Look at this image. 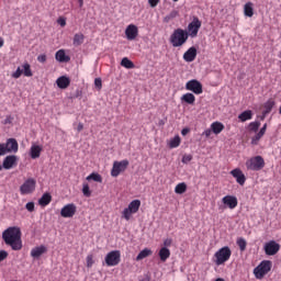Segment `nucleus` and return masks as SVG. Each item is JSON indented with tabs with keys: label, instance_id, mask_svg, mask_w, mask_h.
<instances>
[{
	"label": "nucleus",
	"instance_id": "nucleus-48",
	"mask_svg": "<svg viewBox=\"0 0 281 281\" xmlns=\"http://www.w3.org/2000/svg\"><path fill=\"white\" fill-rule=\"evenodd\" d=\"M58 25H60L61 27H65V25H67V20L65 18H59L57 20Z\"/></svg>",
	"mask_w": 281,
	"mask_h": 281
},
{
	"label": "nucleus",
	"instance_id": "nucleus-49",
	"mask_svg": "<svg viewBox=\"0 0 281 281\" xmlns=\"http://www.w3.org/2000/svg\"><path fill=\"white\" fill-rule=\"evenodd\" d=\"M25 207L27 212H32L34 210V202H27Z\"/></svg>",
	"mask_w": 281,
	"mask_h": 281
},
{
	"label": "nucleus",
	"instance_id": "nucleus-15",
	"mask_svg": "<svg viewBox=\"0 0 281 281\" xmlns=\"http://www.w3.org/2000/svg\"><path fill=\"white\" fill-rule=\"evenodd\" d=\"M16 161H19V157H16L14 155L7 156L3 159L2 168H4V170H12V168H14V166H16Z\"/></svg>",
	"mask_w": 281,
	"mask_h": 281
},
{
	"label": "nucleus",
	"instance_id": "nucleus-9",
	"mask_svg": "<svg viewBox=\"0 0 281 281\" xmlns=\"http://www.w3.org/2000/svg\"><path fill=\"white\" fill-rule=\"evenodd\" d=\"M199 30H201V20H199V18H193L192 22H190L187 27L189 37L196 38Z\"/></svg>",
	"mask_w": 281,
	"mask_h": 281
},
{
	"label": "nucleus",
	"instance_id": "nucleus-60",
	"mask_svg": "<svg viewBox=\"0 0 281 281\" xmlns=\"http://www.w3.org/2000/svg\"><path fill=\"white\" fill-rule=\"evenodd\" d=\"M0 47H3V38L0 37Z\"/></svg>",
	"mask_w": 281,
	"mask_h": 281
},
{
	"label": "nucleus",
	"instance_id": "nucleus-36",
	"mask_svg": "<svg viewBox=\"0 0 281 281\" xmlns=\"http://www.w3.org/2000/svg\"><path fill=\"white\" fill-rule=\"evenodd\" d=\"M97 181V183H102V176L99 173H91L90 176L87 177V181Z\"/></svg>",
	"mask_w": 281,
	"mask_h": 281
},
{
	"label": "nucleus",
	"instance_id": "nucleus-28",
	"mask_svg": "<svg viewBox=\"0 0 281 281\" xmlns=\"http://www.w3.org/2000/svg\"><path fill=\"white\" fill-rule=\"evenodd\" d=\"M168 146L169 148H179V146H181V137L179 135H176L169 140Z\"/></svg>",
	"mask_w": 281,
	"mask_h": 281
},
{
	"label": "nucleus",
	"instance_id": "nucleus-51",
	"mask_svg": "<svg viewBox=\"0 0 281 281\" xmlns=\"http://www.w3.org/2000/svg\"><path fill=\"white\" fill-rule=\"evenodd\" d=\"M37 60H38V63H45L47 60V56L38 55Z\"/></svg>",
	"mask_w": 281,
	"mask_h": 281
},
{
	"label": "nucleus",
	"instance_id": "nucleus-34",
	"mask_svg": "<svg viewBox=\"0 0 281 281\" xmlns=\"http://www.w3.org/2000/svg\"><path fill=\"white\" fill-rule=\"evenodd\" d=\"M121 66L125 67V69H133L135 67V64H133L127 57H124L121 60Z\"/></svg>",
	"mask_w": 281,
	"mask_h": 281
},
{
	"label": "nucleus",
	"instance_id": "nucleus-23",
	"mask_svg": "<svg viewBox=\"0 0 281 281\" xmlns=\"http://www.w3.org/2000/svg\"><path fill=\"white\" fill-rule=\"evenodd\" d=\"M56 85L59 89H67L71 85V80L67 76H61L56 80Z\"/></svg>",
	"mask_w": 281,
	"mask_h": 281
},
{
	"label": "nucleus",
	"instance_id": "nucleus-32",
	"mask_svg": "<svg viewBox=\"0 0 281 281\" xmlns=\"http://www.w3.org/2000/svg\"><path fill=\"white\" fill-rule=\"evenodd\" d=\"M82 43H85V35L82 33L75 34L74 45L78 47L79 45H82Z\"/></svg>",
	"mask_w": 281,
	"mask_h": 281
},
{
	"label": "nucleus",
	"instance_id": "nucleus-39",
	"mask_svg": "<svg viewBox=\"0 0 281 281\" xmlns=\"http://www.w3.org/2000/svg\"><path fill=\"white\" fill-rule=\"evenodd\" d=\"M237 245L240 251H245V249H247V240H245V238L237 239Z\"/></svg>",
	"mask_w": 281,
	"mask_h": 281
},
{
	"label": "nucleus",
	"instance_id": "nucleus-26",
	"mask_svg": "<svg viewBox=\"0 0 281 281\" xmlns=\"http://www.w3.org/2000/svg\"><path fill=\"white\" fill-rule=\"evenodd\" d=\"M182 102H186L187 104H194L196 102V97L194 94L188 92L181 97Z\"/></svg>",
	"mask_w": 281,
	"mask_h": 281
},
{
	"label": "nucleus",
	"instance_id": "nucleus-4",
	"mask_svg": "<svg viewBox=\"0 0 281 281\" xmlns=\"http://www.w3.org/2000/svg\"><path fill=\"white\" fill-rule=\"evenodd\" d=\"M246 168L255 172L262 170V168H265V158H262V156L251 157L246 161Z\"/></svg>",
	"mask_w": 281,
	"mask_h": 281
},
{
	"label": "nucleus",
	"instance_id": "nucleus-20",
	"mask_svg": "<svg viewBox=\"0 0 281 281\" xmlns=\"http://www.w3.org/2000/svg\"><path fill=\"white\" fill-rule=\"evenodd\" d=\"M231 175L236 179L237 183H239V186H245V173H243V171L240 169H234L231 171Z\"/></svg>",
	"mask_w": 281,
	"mask_h": 281
},
{
	"label": "nucleus",
	"instance_id": "nucleus-19",
	"mask_svg": "<svg viewBox=\"0 0 281 281\" xmlns=\"http://www.w3.org/2000/svg\"><path fill=\"white\" fill-rule=\"evenodd\" d=\"M43 254H47V247H45L43 245L34 247L31 250V257L35 258V259L41 258V256H43Z\"/></svg>",
	"mask_w": 281,
	"mask_h": 281
},
{
	"label": "nucleus",
	"instance_id": "nucleus-37",
	"mask_svg": "<svg viewBox=\"0 0 281 281\" xmlns=\"http://www.w3.org/2000/svg\"><path fill=\"white\" fill-rule=\"evenodd\" d=\"M179 16V11H171L168 15L165 16L166 23H169V21H172V19H177Z\"/></svg>",
	"mask_w": 281,
	"mask_h": 281
},
{
	"label": "nucleus",
	"instance_id": "nucleus-44",
	"mask_svg": "<svg viewBox=\"0 0 281 281\" xmlns=\"http://www.w3.org/2000/svg\"><path fill=\"white\" fill-rule=\"evenodd\" d=\"M82 193H83V196H91V190L89 189V184H83Z\"/></svg>",
	"mask_w": 281,
	"mask_h": 281
},
{
	"label": "nucleus",
	"instance_id": "nucleus-52",
	"mask_svg": "<svg viewBox=\"0 0 281 281\" xmlns=\"http://www.w3.org/2000/svg\"><path fill=\"white\" fill-rule=\"evenodd\" d=\"M170 245H172V240L170 238H167V239L164 240V246L166 248L170 247Z\"/></svg>",
	"mask_w": 281,
	"mask_h": 281
},
{
	"label": "nucleus",
	"instance_id": "nucleus-18",
	"mask_svg": "<svg viewBox=\"0 0 281 281\" xmlns=\"http://www.w3.org/2000/svg\"><path fill=\"white\" fill-rule=\"evenodd\" d=\"M196 58V48L194 46L190 47L184 54H183V60L186 63H193Z\"/></svg>",
	"mask_w": 281,
	"mask_h": 281
},
{
	"label": "nucleus",
	"instance_id": "nucleus-1",
	"mask_svg": "<svg viewBox=\"0 0 281 281\" xmlns=\"http://www.w3.org/2000/svg\"><path fill=\"white\" fill-rule=\"evenodd\" d=\"M21 228L18 226H11L3 231L2 240L8 247H11L13 251H21L23 249V240L21 239Z\"/></svg>",
	"mask_w": 281,
	"mask_h": 281
},
{
	"label": "nucleus",
	"instance_id": "nucleus-30",
	"mask_svg": "<svg viewBox=\"0 0 281 281\" xmlns=\"http://www.w3.org/2000/svg\"><path fill=\"white\" fill-rule=\"evenodd\" d=\"M251 117H254L251 110H246L238 115V120H240V122H247V120H251Z\"/></svg>",
	"mask_w": 281,
	"mask_h": 281
},
{
	"label": "nucleus",
	"instance_id": "nucleus-31",
	"mask_svg": "<svg viewBox=\"0 0 281 281\" xmlns=\"http://www.w3.org/2000/svg\"><path fill=\"white\" fill-rule=\"evenodd\" d=\"M153 255V250L148 249V248H145L143 249L136 257V260L139 261V260H144V258H148V256H151Z\"/></svg>",
	"mask_w": 281,
	"mask_h": 281
},
{
	"label": "nucleus",
	"instance_id": "nucleus-42",
	"mask_svg": "<svg viewBox=\"0 0 281 281\" xmlns=\"http://www.w3.org/2000/svg\"><path fill=\"white\" fill-rule=\"evenodd\" d=\"M86 262H87V267L88 269H91V267H93L94 265V260H93V255H88L86 258Z\"/></svg>",
	"mask_w": 281,
	"mask_h": 281
},
{
	"label": "nucleus",
	"instance_id": "nucleus-57",
	"mask_svg": "<svg viewBox=\"0 0 281 281\" xmlns=\"http://www.w3.org/2000/svg\"><path fill=\"white\" fill-rule=\"evenodd\" d=\"M83 128H85V125L82 123H79L77 126L78 133H80V131H82Z\"/></svg>",
	"mask_w": 281,
	"mask_h": 281
},
{
	"label": "nucleus",
	"instance_id": "nucleus-6",
	"mask_svg": "<svg viewBox=\"0 0 281 281\" xmlns=\"http://www.w3.org/2000/svg\"><path fill=\"white\" fill-rule=\"evenodd\" d=\"M271 271V261L263 260L254 269L255 278L262 280Z\"/></svg>",
	"mask_w": 281,
	"mask_h": 281
},
{
	"label": "nucleus",
	"instance_id": "nucleus-21",
	"mask_svg": "<svg viewBox=\"0 0 281 281\" xmlns=\"http://www.w3.org/2000/svg\"><path fill=\"white\" fill-rule=\"evenodd\" d=\"M41 153H43V146L33 144L30 149L31 159H38L41 157Z\"/></svg>",
	"mask_w": 281,
	"mask_h": 281
},
{
	"label": "nucleus",
	"instance_id": "nucleus-11",
	"mask_svg": "<svg viewBox=\"0 0 281 281\" xmlns=\"http://www.w3.org/2000/svg\"><path fill=\"white\" fill-rule=\"evenodd\" d=\"M76 212H78L76 204L69 203L60 210V216H63V218H74V216H76Z\"/></svg>",
	"mask_w": 281,
	"mask_h": 281
},
{
	"label": "nucleus",
	"instance_id": "nucleus-13",
	"mask_svg": "<svg viewBox=\"0 0 281 281\" xmlns=\"http://www.w3.org/2000/svg\"><path fill=\"white\" fill-rule=\"evenodd\" d=\"M36 190V180L33 178H29L21 187L20 192L21 194H32Z\"/></svg>",
	"mask_w": 281,
	"mask_h": 281
},
{
	"label": "nucleus",
	"instance_id": "nucleus-59",
	"mask_svg": "<svg viewBox=\"0 0 281 281\" xmlns=\"http://www.w3.org/2000/svg\"><path fill=\"white\" fill-rule=\"evenodd\" d=\"M79 2V8H82V5H85V1L83 0H78Z\"/></svg>",
	"mask_w": 281,
	"mask_h": 281
},
{
	"label": "nucleus",
	"instance_id": "nucleus-14",
	"mask_svg": "<svg viewBox=\"0 0 281 281\" xmlns=\"http://www.w3.org/2000/svg\"><path fill=\"white\" fill-rule=\"evenodd\" d=\"M280 251V244L276 240H270L265 245V252L267 256H276Z\"/></svg>",
	"mask_w": 281,
	"mask_h": 281
},
{
	"label": "nucleus",
	"instance_id": "nucleus-62",
	"mask_svg": "<svg viewBox=\"0 0 281 281\" xmlns=\"http://www.w3.org/2000/svg\"><path fill=\"white\" fill-rule=\"evenodd\" d=\"M173 1H176V2H177V1H179V0H173Z\"/></svg>",
	"mask_w": 281,
	"mask_h": 281
},
{
	"label": "nucleus",
	"instance_id": "nucleus-38",
	"mask_svg": "<svg viewBox=\"0 0 281 281\" xmlns=\"http://www.w3.org/2000/svg\"><path fill=\"white\" fill-rule=\"evenodd\" d=\"M248 128H249V131H251L252 133H257V132H258V128H260V122L255 121V122L249 123Z\"/></svg>",
	"mask_w": 281,
	"mask_h": 281
},
{
	"label": "nucleus",
	"instance_id": "nucleus-29",
	"mask_svg": "<svg viewBox=\"0 0 281 281\" xmlns=\"http://www.w3.org/2000/svg\"><path fill=\"white\" fill-rule=\"evenodd\" d=\"M40 205L45 207V205H49L52 203V195L49 193H44L42 198L38 200Z\"/></svg>",
	"mask_w": 281,
	"mask_h": 281
},
{
	"label": "nucleus",
	"instance_id": "nucleus-22",
	"mask_svg": "<svg viewBox=\"0 0 281 281\" xmlns=\"http://www.w3.org/2000/svg\"><path fill=\"white\" fill-rule=\"evenodd\" d=\"M55 58L58 63H69L71 58L65 53V49H59L55 54Z\"/></svg>",
	"mask_w": 281,
	"mask_h": 281
},
{
	"label": "nucleus",
	"instance_id": "nucleus-50",
	"mask_svg": "<svg viewBox=\"0 0 281 281\" xmlns=\"http://www.w3.org/2000/svg\"><path fill=\"white\" fill-rule=\"evenodd\" d=\"M148 3L151 8H157V4L159 3V0H148Z\"/></svg>",
	"mask_w": 281,
	"mask_h": 281
},
{
	"label": "nucleus",
	"instance_id": "nucleus-24",
	"mask_svg": "<svg viewBox=\"0 0 281 281\" xmlns=\"http://www.w3.org/2000/svg\"><path fill=\"white\" fill-rule=\"evenodd\" d=\"M225 130V125L221 122H213L211 124V131H213L214 135H221L223 131Z\"/></svg>",
	"mask_w": 281,
	"mask_h": 281
},
{
	"label": "nucleus",
	"instance_id": "nucleus-16",
	"mask_svg": "<svg viewBox=\"0 0 281 281\" xmlns=\"http://www.w3.org/2000/svg\"><path fill=\"white\" fill-rule=\"evenodd\" d=\"M222 203L229 210H235L238 206V199L234 195H226L222 199Z\"/></svg>",
	"mask_w": 281,
	"mask_h": 281
},
{
	"label": "nucleus",
	"instance_id": "nucleus-58",
	"mask_svg": "<svg viewBox=\"0 0 281 281\" xmlns=\"http://www.w3.org/2000/svg\"><path fill=\"white\" fill-rule=\"evenodd\" d=\"M139 281H150V277L146 274L143 279H139Z\"/></svg>",
	"mask_w": 281,
	"mask_h": 281
},
{
	"label": "nucleus",
	"instance_id": "nucleus-43",
	"mask_svg": "<svg viewBox=\"0 0 281 281\" xmlns=\"http://www.w3.org/2000/svg\"><path fill=\"white\" fill-rule=\"evenodd\" d=\"M11 76L15 80L19 79L20 76H23V69H21V67H18V69Z\"/></svg>",
	"mask_w": 281,
	"mask_h": 281
},
{
	"label": "nucleus",
	"instance_id": "nucleus-54",
	"mask_svg": "<svg viewBox=\"0 0 281 281\" xmlns=\"http://www.w3.org/2000/svg\"><path fill=\"white\" fill-rule=\"evenodd\" d=\"M259 133H260L261 135H265V133H267V124H265V125L260 128Z\"/></svg>",
	"mask_w": 281,
	"mask_h": 281
},
{
	"label": "nucleus",
	"instance_id": "nucleus-17",
	"mask_svg": "<svg viewBox=\"0 0 281 281\" xmlns=\"http://www.w3.org/2000/svg\"><path fill=\"white\" fill-rule=\"evenodd\" d=\"M138 30L134 24H130L125 30L127 41H135L137 38Z\"/></svg>",
	"mask_w": 281,
	"mask_h": 281
},
{
	"label": "nucleus",
	"instance_id": "nucleus-12",
	"mask_svg": "<svg viewBox=\"0 0 281 281\" xmlns=\"http://www.w3.org/2000/svg\"><path fill=\"white\" fill-rule=\"evenodd\" d=\"M128 168V160L114 161L111 170L112 177H120L121 172H124Z\"/></svg>",
	"mask_w": 281,
	"mask_h": 281
},
{
	"label": "nucleus",
	"instance_id": "nucleus-35",
	"mask_svg": "<svg viewBox=\"0 0 281 281\" xmlns=\"http://www.w3.org/2000/svg\"><path fill=\"white\" fill-rule=\"evenodd\" d=\"M186 190H188V186L184 182L177 184L175 188L176 194H183Z\"/></svg>",
	"mask_w": 281,
	"mask_h": 281
},
{
	"label": "nucleus",
	"instance_id": "nucleus-7",
	"mask_svg": "<svg viewBox=\"0 0 281 281\" xmlns=\"http://www.w3.org/2000/svg\"><path fill=\"white\" fill-rule=\"evenodd\" d=\"M0 150L3 155L19 153V142L16 138H9L5 143L0 144Z\"/></svg>",
	"mask_w": 281,
	"mask_h": 281
},
{
	"label": "nucleus",
	"instance_id": "nucleus-27",
	"mask_svg": "<svg viewBox=\"0 0 281 281\" xmlns=\"http://www.w3.org/2000/svg\"><path fill=\"white\" fill-rule=\"evenodd\" d=\"M244 14H245V16H248L249 19H251V16H254V3L248 2L244 5Z\"/></svg>",
	"mask_w": 281,
	"mask_h": 281
},
{
	"label": "nucleus",
	"instance_id": "nucleus-25",
	"mask_svg": "<svg viewBox=\"0 0 281 281\" xmlns=\"http://www.w3.org/2000/svg\"><path fill=\"white\" fill-rule=\"evenodd\" d=\"M158 256L161 260V262H166V260H168V258H170V249L162 247L160 248Z\"/></svg>",
	"mask_w": 281,
	"mask_h": 281
},
{
	"label": "nucleus",
	"instance_id": "nucleus-2",
	"mask_svg": "<svg viewBox=\"0 0 281 281\" xmlns=\"http://www.w3.org/2000/svg\"><path fill=\"white\" fill-rule=\"evenodd\" d=\"M188 31L183 29H177L173 31V33L170 35V43L172 47H182V45H186L188 43Z\"/></svg>",
	"mask_w": 281,
	"mask_h": 281
},
{
	"label": "nucleus",
	"instance_id": "nucleus-33",
	"mask_svg": "<svg viewBox=\"0 0 281 281\" xmlns=\"http://www.w3.org/2000/svg\"><path fill=\"white\" fill-rule=\"evenodd\" d=\"M22 74H24L26 78H32V68L30 64L25 63L22 65Z\"/></svg>",
	"mask_w": 281,
	"mask_h": 281
},
{
	"label": "nucleus",
	"instance_id": "nucleus-61",
	"mask_svg": "<svg viewBox=\"0 0 281 281\" xmlns=\"http://www.w3.org/2000/svg\"><path fill=\"white\" fill-rule=\"evenodd\" d=\"M0 170H3V166H0Z\"/></svg>",
	"mask_w": 281,
	"mask_h": 281
},
{
	"label": "nucleus",
	"instance_id": "nucleus-47",
	"mask_svg": "<svg viewBox=\"0 0 281 281\" xmlns=\"http://www.w3.org/2000/svg\"><path fill=\"white\" fill-rule=\"evenodd\" d=\"M8 258V251L5 250H0V262H3Z\"/></svg>",
	"mask_w": 281,
	"mask_h": 281
},
{
	"label": "nucleus",
	"instance_id": "nucleus-53",
	"mask_svg": "<svg viewBox=\"0 0 281 281\" xmlns=\"http://www.w3.org/2000/svg\"><path fill=\"white\" fill-rule=\"evenodd\" d=\"M212 133H213L212 128H209L203 132V135H205V137H210V135H212Z\"/></svg>",
	"mask_w": 281,
	"mask_h": 281
},
{
	"label": "nucleus",
	"instance_id": "nucleus-55",
	"mask_svg": "<svg viewBox=\"0 0 281 281\" xmlns=\"http://www.w3.org/2000/svg\"><path fill=\"white\" fill-rule=\"evenodd\" d=\"M4 124H12V116H7L4 119Z\"/></svg>",
	"mask_w": 281,
	"mask_h": 281
},
{
	"label": "nucleus",
	"instance_id": "nucleus-56",
	"mask_svg": "<svg viewBox=\"0 0 281 281\" xmlns=\"http://www.w3.org/2000/svg\"><path fill=\"white\" fill-rule=\"evenodd\" d=\"M189 133H190V128H183L181 131V135H183V136L188 135Z\"/></svg>",
	"mask_w": 281,
	"mask_h": 281
},
{
	"label": "nucleus",
	"instance_id": "nucleus-40",
	"mask_svg": "<svg viewBox=\"0 0 281 281\" xmlns=\"http://www.w3.org/2000/svg\"><path fill=\"white\" fill-rule=\"evenodd\" d=\"M265 135L260 134V132H258L252 138H251V144L254 146H257V144L260 142V139H262Z\"/></svg>",
	"mask_w": 281,
	"mask_h": 281
},
{
	"label": "nucleus",
	"instance_id": "nucleus-10",
	"mask_svg": "<svg viewBox=\"0 0 281 281\" xmlns=\"http://www.w3.org/2000/svg\"><path fill=\"white\" fill-rule=\"evenodd\" d=\"M186 89L187 91H192L195 95H201V93H203V85H201L196 79L189 80L186 83Z\"/></svg>",
	"mask_w": 281,
	"mask_h": 281
},
{
	"label": "nucleus",
	"instance_id": "nucleus-3",
	"mask_svg": "<svg viewBox=\"0 0 281 281\" xmlns=\"http://www.w3.org/2000/svg\"><path fill=\"white\" fill-rule=\"evenodd\" d=\"M229 258H232V249H229L227 246H224L214 254L213 262L217 267H221V265H225Z\"/></svg>",
	"mask_w": 281,
	"mask_h": 281
},
{
	"label": "nucleus",
	"instance_id": "nucleus-46",
	"mask_svg": "<svg viewBox=\"0 0 281 281\" xmlns=\"http://www.w3.org/2000/svg\"><path fill=\"white\" fill-rule=\"evenodd\" d=\"M94 86L100 91V89H102V79H100V78L94 79Z\"/></svg>",
	"mask_w": 281,
	"mask_h": 281
},
{
	"label": "nucleus",
	"instance_id": "nucleus-45",
	"mask_svg": "<svg viewBox=\"0 0 281 281\" xmlns=\"http://www.w3.org/2000/svg\"><path fill=\"white\" fill-rule=\"evenodd\" d=\"M191 159H192V155L186 154L182 156V164H190Z\"/></svg>",
	"mask_w": 281,
	"mask_h": 281
},
{
	"label": "nucleus",
	"instance_id": "nucleus-5",
	"mask_svg": "<svg viewBox=\"0 0 281 281\" xmlns=\"http://www.w3.org/2000/svg\"><path fill=\"white\" fill-rule=\"evenodd\" d=\"M142 206V201L134 200L132 201L126 209L122 212V217L125 218V221H131V216L133 214H137L139 212V207Z\"/></svg>",
	"mask_w": 281,
	"mask_h": 281
},
{
	"label": "nucleus",
	"instance_id": "nucleus-8",
	"mask_svg": "<svg viewBox=\"0 0 281 281\" xmlns=\"http://www.w3.org/2000/svg\"><path fill=\"white\" fill-rule=\"evenodd\" d=\"M121 258L122 255L120 254V250H112L108 252L105 256L106 267H117V265H120Z\"/></svg>",
	"mask_w": 281,
	"mask_h": 281
},
{
	"label": "nucleus",
	"instance_id": "nucleus-41",
	"mask_svg": "<svg viewBox=\"0 0 281 281\" xmlns=\"http://www.w3.org/2000/svg\"><path fill=\"white\" fill-rule=\"evenodd\" d=\"M273 106H276V102L273 100H269L265 105V113H271V109H273Z\"/></svg>",
	"mask_w": 281,
	"mask_h": 281
}]
</instances>
